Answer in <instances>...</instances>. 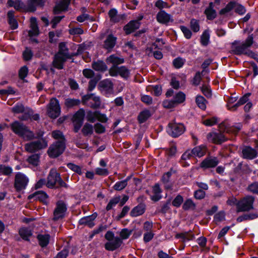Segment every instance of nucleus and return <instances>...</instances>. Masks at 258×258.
<instances>
[{
    "label": "nucleus",
    "instance_id": "f257e3e1",
    "mask_svg": "<svg viewBox=\"0 0 258 258\" xmlns=\"http://www.w3.org/2000/svg\"><path fill=\"white\" fill-rule=\"evenodd\" d=\"M76 52L69 53V48L64 42H61L58 44V51L54 56V60L51 64H63L67 60L71 59V62L77 63L74 61L75 57H80L84 51V47L81 45H78Z\"/></svg>",
    "mask_w": 258,
    "mask_h": 258
},
{
    "label": "nucleus",
    "instance_id": "f03ea898",
    "mask_svg": "<svg viewBox=\"0 0 258 258\" xmlns=\"http://www.w3.org/2000/svg\"><path fill=\"white\" fill-rule=\"evenodd\" d=\"M11 130L24 141H31L35 138V134L23 123L15 121L11 124Z\"/></svg>",
    "mask_w": 258,
    "mask_h": 258
},
{
    "label": "nucleus",
    "instance_id": "7ed1b4c3",
    "mask_svg": "<svg viewBox=\"0 0 258 258\" xmlns=\"http://www.w3.org/2000/svg\"><path fill=\"white\" fill-rule=\"evenodd\" d=\"M105 238L108 241L105 245V248L109 251H113L120 246L122 243L121 238L114 237L112 231H108L105 234Z\"/></svg>",
    "mask_w": 258,
    "mask_h": 258
},
{
    "label": "nucleus",
    "instance_id": "20e7f679",
    "mask_svg": "<svg viewBox=\"0 0 258 258\" xmlns=\"http://www.w3.org/2000/svg\"><path fill=\"white\" fill-rule=\"evenodd\" d=\"M61 113V108L59 101L56 98H52L50 100L47 106V114L48 116L55 119L58 117Z\"/></svg>",
    "mask_w": 258,
    "mask_h": 258
},
{
    "label": "nucleus",
    "instance_id": "39448f33",
    "mask_svg": "<svg viewBox=\"0 0 258 258\" xmlns=\"http://www.w3.org/2000/svg\"><path fill=\"white\" fill-rule=\"evenodd\" d=\"M254 198L251 196H247L238 201L236 204L237 212H246L253 209Z\"/></svg>",
    "mask_w": 258,
    "mask_h": 258
},
{
    "label": "nucleus",
    "instance_id": "423d86ee",
    "mask_svg": "<svg viewBox=\"0 0 258 258\" xmlns=\"http://www.w3.org/2000/svg\"><path fill=\"white\" fill-rule=\"evenodd\" d=\"M65 142L56 141L50 146L47 153L51 158H56L61 155L64 151L66 145Z\"/></svg>",
    "mask_w": 258,
    "mask_h": 258
},
{
    "label": "nucleus",
    "instance_id": "0eeeda50",
    "mask_svg": "<svg viewBox=\"0 0 258 258\" xmlns=\"http://www.w3.org/2000/svg\"><path fill=\"white\" fill-rule=\"evenodd\" d=\"M47 146V144L45 140L42 139L27 143L24 147L26 151L33 153L46 148Z\"/></svg>",
    "mask_w": 258,
    "mask_h": 258
},
{
    "label": "nucleus",
    "instance_id": "6e6552de",
    "mask_svg": "<svg viewBox=\"0 0 258 258\" xmlns=\"http://www.w3.org/2000/svg\"><path fill=\"white\" fill-rule=\"evenodd\" d=\"M221 131L219 132H211L207 135L208 141L212 143L215 144H221L222 143L226 141L228 138L225 137L224 133Z\"/></svg>",
    "mask_w": 258,
    "mask_h": 258
},
{
    "label": "nucleus",
    "instance_id": "1a4fd4ad",
    "mask_svg": "<svg viewBox=\"0 0 258 258\" xmlns=\"http://www.w3.org/2000/svg\"><path fill=\"white\" fill-rule=\"evenodd\" d=\"M29 179L25 174L18 172L15 175L14 187L17 191L22 190L26 188Z\"/></svg>",
    "mask_w": 258,
    "mask_h": 258
},
{
    "label": "nucleus",
    "instance_id": "9d476101",
    "mask_svg": "<svg viewBox=\"0 0 258 258\" xmlns=\"http://www.w3.org/2000/svg\"><path fill=\"white\" fill-rule=\"evenodd\" d=\"M85 116V111L83 109H80L74 115L73 117V122L74 124V131L75 133H78L81 128Z\"/></svg>",
    "mask_w": 258,
    "mask_h": 258
},
{
    "label": "nucleus",
    "instance_id": "9b49d317",
    "mask_svg": "<svg viewBox=\"0 0 258 258\" xmlns=\"http://www.w3.org/2000/svg\"><path fill=\"white\" fill-rule=\"evenodd\" d=\"M67 210L66 204L62 201H58L56 204V207L53 211L54 221H57L64 217Z\"/></svg>",
    "mask_w": 258,
    "mask_h": 258
},
{
    "label": "nucleus",
    "instance_id": "f8f14e48",
    "mask_svg": "<svg viewBox=\"0 0 258 258\" xmlns=\"http://www.w3.org/2000/svg\"><path fill=\"white\" fill-rule=\"evenodd\" d=\"M240 43V41L235 40L231 43V51L232 53L240 55L241 54H248L249 55V53L253 54V52L252 51H249L248 54L246 51V48L243 46V45L241 43V44L238 45Z\"/></svg>",
    "mask_w": 258,
    "mask_h": 258
},
{
    "label": "nucleus",
    "instance_id": "ddd939ff",
    "mask_svg": "<svg viewBox=\"0 0 258 258\" xmlns=\"http://www.w3.org/2000/svg\"><path fill=\"white\" fill-rule=\"evenodd\" d=\"M184 131V126L182 124L170 123L168 124L167 132L173 137L181 135Z\"/></svg>",
    "mask_w": 258,
    "mask_h": 258
},
{
    "label": "nucleus",
    "instance_id": "4468645a",
    "mask_svg": "<svg viewBox=\"0 0 258 258\" xmlns=\"http://www.w3.org/2000/svg\"><path fill=\"white\" fill-rule=\"evenodd\" d=\"M27 2L26 12L34 13L37 8H43L46 0H27Z\"/></svg>",
    "mask_w": 258,
    "mask_h": 258
},
{
    "label": "nucleus",
    "instance_id": "2eb2a0df",
    "mask_svg": "<svg viewBox=\"0 0 258 258\" xmlns=\"http://www.w3.org/2000/svg\"><path fill=\"white\" fill-rule=\"evenodd\" d=\"M156 20L160 24H164L166 26L169 25V23H173L174 22L173 17L164 10L160 11L157 14Z\"/></svg>",
    "mask_w": 258,
    "mask_h": 258
},
{
    "label": "nucleus",
    "instance_id": "dca6fc26",
    "mask_svg": "<svg viewBox=\"0 0 258 258\" xmlns=\"http://www.w3.org/2000/svg\"><path fill=\"white\" fill-rule=\"evenodd\" d=\"M70 2V0H60L57 2L53 8V14L56 15L67 11Z\"/></svg>",
    "mask_w": 258,
    "mask_h": 258
},
{
    "label": "nucleus",
    "instance_id": "f3484780",
    "mask_svg": "<svg viewBox=\"0 0 258 258\" xmlns=\"http://www.w3.org/2000/svg\"><path fill=\"white\" fill-rule=\"evenodd\" d=\"M242 125L240 123H236L231 126H227L225 122L219 124V127L220 130L226 132L229 134H236L241 130Z\"/></svg>",
    "mask_w": 258,
    "mask_h": 258
},
{
    "label": "nucleus",
    "instance_id": "a211bd4d",
    "mask_svg": "<svg viewBox=\"0 0 258 258\" xmlns=\"http://www.w3.org/2000/svg\"><path fill=\"white\" fill-rule=\"evenodd\" d=\"M89 100L92 101L90 102V107L96 109L100 106L101 101L99 97L94 96L93 94H90L82 97V101L84 103Z\"/></svg>",
    "mask_w": 258,
    "mask_h": 258
},
{
    "label": "nucleus",
    "instance_id": "6ab92c4d",
    "mask_svg": "<svg viewBox=\"0 0 258 258\" xmlns=\"http://www.w3.org/2000/svg\"><path fill=\"white\" fill-rule=\"evenodd\" d=\"M242 153L243 158L253 159L258 156V147L257 149H254L250 146H246L243 148Z\"/></svg>",
    "mask_w": 258,
    "mask_h": 258
},
{
    "label": "nucleus",
    "instance_id": "aec40b11",
    "mask_svg": "<svg viewBox=\"0 0 258 258\" xmlns=\"http://www.w3.org/2000/svg\"><path fill=\"white\" fill-rule=\"evenodd\" d=\"M109 74L112 76L119 75L122 77L126 78L128 76L129 71L124 66L118 68L117 66H112L109 70Z\"/></svg>",
    "mask_w": 258,
    "mask_h": 258
},
{
    "label": "nucleus",
    "instance_id": "412c9836",
    "mask_svg": "<svg viewBox=\"0 0 258 258\" xmlns=\"http://www.w3.org/2000/svg\"><path fill=\"white\" fill-rule=\"evenodd\" d=\"M117 41V37L113 34H109L104 41L103 48L108 52H111L115 46Z\"/></svg>",
    "mask_w": 258,
    "mask_h": 258
},
{
    "label": "nucleus",
    "instance_id": "4be33fe9",
    "mask_svg": "<svg viewBox=\"0 0 258 258\" xmlns=\"http://www.w3.org/2000/svg\"><path fill=\"white\" fill-rule=\"evenodd\" d=\"M60 174L58 173L56 170L52 169L50 170L49 175L47 177V181L46 182V186L48 188H53L57 183V180Z\"/></svg>",
    "mask_w": 258,
    "mask_h": 258
},
{
    "label": "nucleus",
    "instance_id": "5701e85b",
    "mask_svg": "<svg viewBox=\"0 0 258 258\" xmlns=\"http://www.w3.org/2000/svg\"><path fill=\"white\" fill-rule=\"evenodd\" d=\"M141 23H138V21L131 20L123 27V30L126 35H130L132 33L135 32L138 29Z\"/></svg>",
    "mask_w": 258,
    "mask_h": 258
},
{
    "label": "nucleus",
    "instance_id": "b1692460",
    "mask_svg": "<svg viewBox=\"0 0 258 258\" xmlns=\"http://www.w3.org/2000/svg\"><path fill=\"white\" fill-rule=\"evenodd\" d=\"M219 163V160L217 157H210L205 158L201 163V167L204 168H213Z\"/></svg>",
    "mask_w": 258,
    "mask_h": 258
},
{
    "label": "nucleus",
    "instance_id": "393cba45",
    "mask_svg": "<svg viewBox=\"0 0 258 258\" xmlns=\"http://www.w3.org/2000/svg\"><path fill=\"white\" fill-rule=\"evenodd\" d=\"M97 217L96 214H92L89 216L82 218L79 221L81 225L87 226L89 228H92L95 225L94 220Z\"/></svg>",
    "mask_w": 258,
    "mask_h": 258
},
{
    "label": "nucleus",
    "instance_id": "a878e982",
    "mask_svg": "<svg viewBox=\"0 0 258 258\" xmlns=\"http://www.w3.org/2000/svg\"><path fill=\"white\" fill-rule=\"evenodd\" d=\"M8 23L12 30H15L18 28V23L15 18V12L10 10L7 13Z\"/></svg>",
    "mask_w": 258,
    "mask_h": 258
},
{
    "label": "nucleus",
    "instance_id": "bb28decb",
    "mask_svg": "<svg viewBox=\"0 0 258 258\" xmlns=\"http://www.w3.org/2000/svg\"><path fill=\"white\" fill-rule=\"evenodd\" d=\"M32 198H35L36 200H38L44 204H47L48 196L45 192L42 190H39L29 196V199H31Z\"/></svg>",
    "mask_w": 258,
    "mask_h": 258
},
{
    "label": "nucleus",
    "instance_id": "cd10ccee",
    "mask_svg": "<svg viewBox=\"0 0 258 258\" xmlns=\"http://www.w3.org/2000/svg\"><path fill=\"white\" fill-rule=\"evenodd\" d=\"M100 91L105 93H110L113 90V83L108 79L101 81L99 84Z\"/></svg>",
    "mask_w": 258,
    "mask_h": 258
},
{
    "label": "nucleus",
    "instance_id": "c85d7f7f",
    "mask_svg": "<svg viewBox=\"0 0 258 258\" xmlns=\"http://www.w3.org/2000/svg\"><path fill=\"white\" fill-rule=\"evenodd\" d=\"M175 237L177 239H180L182 242L192 240L195 238L194 234L191 231L177 233Z\"/></svg>",
    "mask_w": 258,
    "mask_h": 258
},
{
    "label": "nucleus",
    "instance_id": "c756f323",
    "mask_svg": "<svg viewBox=\"0 0 258 258\" xmlns=\"http://www.w3.org/2000/svg\"><path fill=\"white\" fill-rule=\"evenodd\" d=\"M146 208V206L144 203H141L132 210L130 215L133 217L141 216L145 213Z\"/></svg>",
    "mask_w": 258,
    "mask_h": 258
},
{
    "label": "nucleus",
    "instance_id": "7c9ffc66",
    "mask_svg": "<svg viewBox=\"0 0 258 258\" xmlns=\"http://www.w3.org/2000/svg\"><path fill=\"white\" fill-rule=\"evenodd\" d=\"M108 16L110 21L117 23L123 18V15H117V11L115 8L111 9L108 12Z\"/></svg>",
    "mask_w": 258,
    "mask_h": 258
},
{
    "label": "nucleus",
    "instance_id": "2f4dec72",
    "mask_svg": "<svg viewBox=\"0 0 258 258\" xmlns=\"http://www.w3.org/2000/svg\"><path fill=\"white\" fill-rule=\"evenodd\" d=\"M37 238L39 245L41 247H45L49 243L50 236L48 234H40L37 236Z\"/></svg>",
    "mask_w": 258,
    "mask_h": 258
},
{
    "label": "nucleus",
    "instance_id": "473e14b6",
    "mask_svg": "<svg viewBox=\"0 0 258 258\" xmlns=\"http://www.w3.org/2000/svg\"><path fill=\"white\" fill-rule=\"evenodd\" d=\"M171 175V171H170L165 173L162 176L161 180L165 189L169 190L172 189V183L170 181Z\"/></svg>",
    "mask_w": 258,
    "mask_h": 258
},
{
    "label": "nucleus",
    "instance_id": "72a5a7b5",
    "mask_svg": "<svg viewBox=\"0 0 258 258\" xmlns=\"http://www.w3.org/2000/svg\"><path fill=\"white\" fill-rule=\"evenodd\" d=\"M81 103V101L78 99L67 98L64 101V107L67 109L73 108L76 106H79Z\"/></svg>",
    "mask_w": 258,
    "mask_h": 258
},
{
    "label": "nucleus",
    "instance_id": "f704fd0d",
    "mask_svg": "<svg viewBox=\"0 0 258 258\" xmlns=\"http://www.w3.org/2000/svg\"><path fill=\"white\" fill-rule=\"evenodd\" d=\"M191 152L193 157H201L206 154L207 147L204 145L197 146L191 150Z\"/></svg>",
    "mask_w": 258,
    "mask_h": 258
},
{
    "label": "nucleus",
    "instance_id": "c9c22d12",
    "mask_svg": "<svg viewBox=\"0 0 258 258\" xmlns=\"http://www.w3.org/2000/svg\"><path fill=\"white\" fill-rule=\"evenodd\" d=\"M153 192L154 195L151 197V199L152 201L157 202L161 199L162 196L161 193L162 192V190L159 184L156 183L154 185L153 187Z\"/></svg>",
    "mask_w": 258,
    "mask_h": 258
},
{
    "label": "nucleus",
    "instance_id": "e433bc0d",
    "mask_svg": "<svg viewBox=\"0 0 258 258\" xmlns=\"http://www.w3.org/2000/svg\"><path fill=\"white\" fill-rule=\"evenodd\" d=\"M19 233L21 237L25 241H29L32 235V231L28 228L23 227L20 229Z\"/></svg>",
    "mask_w": 258,
    "mask_h": 258
},
{
    "label": "nucleus",
    "instance_id": "4c0bfd02",
    "mask_svg": "<svg viewBox=\"0 0 258 258\" xmlns=\"http://www.w3.org/2000/svg\"><path fill=\"white\" fill-rule=\"evenodd\" d=\"M237 2L234 1H230L225 6L219 11L220 15H224L225 14L231 11L236 6Z\"/></svg>",
    "mask_w": 258,
    "mask_h": 258
},
{
    "label": "nucleus",
    "instance_id": "58836bf2",
    "mask_svg": "<svg viewBox=\"0 0 258 258\" xmlns=\"http://www.w3.org/2000/svg\"><path fill=\"white\" fill-rule=\"evenodd\" d=\"M210 35L208 30H205L201 36L200 43L203 46H207L210 43Z\"/></svg>",
    "mask_w": 258,
    "mask_h": 258
},
{
    "label": "nucleus",
    "instance_id": "ea45409f",
    "mask_svg": "<svg viewBox=\"0 0 258 258\" xmlns=\"http://www.w3.org/2000/svg\"><path fill=\"white\" fill-rule=\"evenodd\" d=\"M151 113L150 111L147 109L144 110L141 112L138 115V119L140 123L145 122L150 116Z\"/></svg>",
    "mask_w": 258,
    "mask_h": 258
},
{
    "label": "nucleus",
    "instance_id": "a19ab883",
    "mask_svg": "<svg viewBox=\"0 0 258 258\" xmlns=\"http://www.w3.org/2000/svg\"><path fill=\"white\" fill-rule=\"evenodd\" d=\"M107 61L112 64H121L124 62V59L112 54L107 58Z\"/></svg>",
    "mask_w": 258,
    "mask_h": 258
},
{
    "label": "nucleus",
    "instance_id": "79ce46f5",
    "mask_svg": "<svg viewBox=\"0 0 258 258\" xmlns=\"http://www.w3.org/2000/svg\"><path fill=\"white\" fill-rule=\"evenodd\" d=\"M13 173V169L11 167L5 165H0V175H4L6 176H10ZM2 178H0V180Z\"/></svg>",
    "mask_w": 258,
    "mask_h": 258
},
{
    "label": "nucleus",
    "instance_id": "37998d69",
    "mask_svg": "<svg viewBox=\"0 0 258 258\" xmlns=\"http://www.w3.org/2000/svg\"><path fill=\"white\" fill-rule=\"evenodd\" d=\"M185 99V95L182 92L177 93L173 98L176 106L183 103Z\"/></svg>",
    "mask_w": 258,
    "mask_h": 258
},
{
    "label": "nucleus",
    "instance_id": "c03bdc74",
    "mask_svg": "<svg viewBox=\"0 0 258 258\" xmlns=\"http://www.w3.org/2000/svg\"><path fill=\"white\" fill-rule=\"evenodd\" d=\"M196 102L199 108L202 110H205L206 108V100L204 97L198 95L196 97Z\"/></svg>",
    "mask_w": 258,
    "mask_h": 258
},
{
    "label": "nucleus",
    "instance_id": "a18cd8bd",
    "mask_svg": "<svg viewBox=\"0 0 258 258\" xmlns=\"http://www.w3.org/2000/svg\"><path fill=\"white\" fill-rule=\"evenodd\" d=\"M219 121V118L216 116L208 118L203 120L202 122L206 126H213L217 124Z\"/></svg>",
    "mask_w": 258,
    "mask_h": 258
},
{
    "label": "nucleus",
    "instance_id": "49530a36",
    "mask_svg": "<svg viewBox=\"0 0 258 258\" xmlns=\"http://www.w3.org/2000/svg\"><path fill=\"white\" fill-rule=\"evenodd\" d=\"M67 166L70 170L79 175H82L83 174L82 167L81 166L76 165L73 163H69L67 164Z\"/></svg>",
    "mask_w": 258,
    "mask_h": 258
},
{
    "label": "nucleus",
    "instance_id": "de8ad7c7",
    "mask_svg": "<svg viewBox=\"0 0 258 258\" xmlns=\"http://www.w3.org/2000/svg\"><path fill=\"white\" fill-rule=\"evenodd\" d=\"M82 132L85 136L92 135L93 132L92 125L86 123L82 130Z\"/></svg>",
    "mask_w": 258,
    "mask_h": 258
},
{
    "label": "nucleus",
    "instance_id": "09e8293b",
    "mask_svg": "<svg viewBox=\"0 0 258 258\" xmlns=\"http://www.w3.org/2000/svg\"><path fill=\"white\" fill-rule=\"evenodd\" d=\"M204 14L206 16L207 20L212 21L215 19L217 16V12L215 10H205Z\"/></svg>",
    "mask_w": 258,
    "mask_h": 258
},
{
    "label": "nucleus",
    "instance_id": "8fccbe9b",
    "mask_svg": "<svg viewBox=\"0 0 258 258\" xmlns=\"http://www.w3.org/2000/svg\"><path fill=\"white\" fill-rule=\"evenodd\" d=\"M26 109L23 104L20 103L16 104L11 108L12 111L15 113H23Z\"/></svg>",
    "mask_w": 258,
    "mask_h": 258
},
{
    "label": "nucleus",
    "instance_id": "3c124183",
    "mask_svg": "<svg viewBox=\"0 0 258 258\" xmlns=\"http://www.w3.org/2000/svg\"><path fill=\"white\" fill-rule=\"evenodd\" d=\"M52 137L57 140V141H62L66 143V140L64 137L61 132L58 130L54 131L52 132Z\"/></svg>",
    "mask_w": 258,
    "mask_h": 258
},
{
    "label": "nucleus",
    "instance_id": "603ef678",
    "mask_svg": "<svg viewBox=\"0 0 258 258\" xmlns=\"http://www.w3.org/2000/svg\"><path fill=\"white\" fill-rule=\"evenodd\" d=\"M64 18V16H56L53 17L50 21L52 29L56 28L57 24L60 22L61 20Z\"/></svg>",
    "mask_w": 258,
    "mask_h": 258
},
{
    "label": "nucleus",
    "instance_id": "864d4df0",
    "mask_svg": "<svg viewBox=\"0 0 258 258\" xmlns=\"http://www.w3.org/2000/svg\"><path fill=\"white\" fill-rule=\"evenodd\" d=\"M234 12L235 13L242 16L246 13V10L244 6L237 2L236 6L234 9Z\"/></svg>",
    "mask_w": 258,
    "mask_h": 258
},
{
    "label": "nucleus",
    "instance_id": "5fc2aeb1",
    "mask_svg": "<svg viewBox=\"0 0 258 258\" xmlns=\"http://www.w3.org/2000/svg\"><path fill=\"white\" fill-rule=\"evenodd\" d=\"M23 114L20 116L19 118L21 120H27L31 118V116L33 113L31 109L26 108Z\"/></svg>",
    "mask_w": 258,
    "mask_h": 258
},
{
    "label": "nucleus",
    "instance_id": "6e6d98bb",
    "mask_svg": "<svg viewBox=\"0 0 258 258\" xmlns=\"http://www.w3.org/2000/svg\"><path fill=\"white\" fill-rule=\"evenodd\" d=\"M127 186L126 181H119L115 183L113 185V189L117 191L123 190Z\"/></svg>",
    "mask_w": 258,
    "mask_h": 258
},
{
    "label": "nucleus",
    "instance_id": "4d7b16f0",
    "mask_svg": "<svg viewBox=\"0 0 258 258\" xmlns=\"http://www.w3.org/2000/svg\"><path fill=\"white\" fill-rule=\"evenodd\" d=\"M191 29L195 33L200 30V25L198 20L195 19H191L190 22Z\"/></svg>",
    "mask_w": 258,
    "mask_h": 258
},
{
    "label": "nucleus",
    "instance_id": "13d9d810",
    "mask_svg": "<svg viewBox=\"0 0 258 258\" xmlns=\"http://www.w3.org/2000/svg\"><path fill=\"white\" fill-rule=\"evenodd\" d=\"M119 197H115L111 199L106 206V210L107 211H109L112 209L117 204L119 203Z\"/></svg>",
    "mask_w": 258,
    "mask_h": 258
},
{
    "label": "nucleus",
    "instance_id": "bf43d9fd",
    "mask_svg": "<svg viewBox=\"0 0 258 258\" xmlns=\"http://www.w3.org/2000/svg\"><path fill=\"white\" fill-rule=\"evenodd\" d=\"M253 34H250L248 36V37L246 38L244 42H242V43L246 49L250 47L253 43Z\"/></svg>",
    "mask_w": 258,
    "mask_h": 258
},
{
    "label": "nucleus",
    "instance_id": "052dcab7",
    "mask_svg": "<svg viewBox=\"0 0 258 258\" xmlns=\"http://www.w3.org/2000/svg\"><path fill=\"white\" fill-rule=\"evenodd\" d=\"M155 6L159 9L160 11L163 10L164 8H170L168 4L163 0H157L155 3Z\"/></svg>",
    "mask_w": 258,
    "mask_h": 258
},
{
    "label": "nucleus",
    "instance_id": "680f3d73",
    "mask_svg": "<svg viewBox=\"0 0 258 258\" xmlns=\"http://www.w3.org/2000/svg\"><path fill=\"white\" fill-rule=\"evenodd\" d=\"M180 29L182 32L183 33L184 36L185 38L189 39L192 36V32L191 30L185 26H180Z\"/></svg>",
    "mask_w": 258,
    "mask_h": 258
},
{
    "label": "nucleus",
    "instance_id": "e2e57ef3",
    "mask_svg": "<svg viewBox=\"0 0 258 258\" xmlns=\"http://www.w3.org/2000/svg\"><path fill=\"white\" fill-rule=\"evenodd\" d=\"M14 8L16 11H20L21 10H24L26 12V7L25 4L21 0H15Z\"/></svg>",
    "mask_w": 258,
    "mask_h": 258
},
{
    "label": "nucleus",
    "instance_id": "0e129e2a",
    "mask_svg": "<svg viewBox=\"0 0 258 258\" xmlns=\"http://www.w3.org/2000/svg\"><path fill=\"white\" fill-rule=\"evenodd\" d=\"M195 207V204L191 199L186 200L182 206V208L184 210H188L190 209H194Z\"/></svg>",
    "mask_w": 258,
    "mask_h": 258
},
{
    "label": "nucleus",
    "instance_id": "69168bd1",
    "mask_svg": "<svg viewBox=\"0 0 258 258\" xmlns=\"http://www.w3.org/2000/svg\"><path fill=\"white\" fill-rule=\"evenodd\" d=\"M97 115V111L92 112L91 111H88L87 113V119L91 122H94L96 120Z\"/></svg>",
    "mask_w": 258,
    "mask_h": 258
},
{
    "label": "nucleus",
    "instance_id": "338daca9",
    "mask_svg": "<svg viewBox=\"0 0 258 258\" xmlns=\"http://www.w3.org/2000/svg\"><path fill=\"white\" fill-rule=\"evenodd\" d=\"M28 73V68L26 66H24L23 67H21L19 70V76L21 79L23 80L24 81H25L24 78L27 76Z\"/></svg>",
    "mask_w": 258,
    "mask_h": 258
},
{
    "label": "nucleus",
    "instance_id": "774afa93",
    "mask_svg": "<svg viewBox=\"0 0 258 258\" xmlns=\"http://www.w3.org/2000/svg\"><path fill=\"white\" fill-rule=\"evenodd\" d=\"M247 190L253 194L258 195V182H253L247 187Z\"/></svg>",
    "mask_w": 258,
    "mask_h": 258
}]
</instances>
